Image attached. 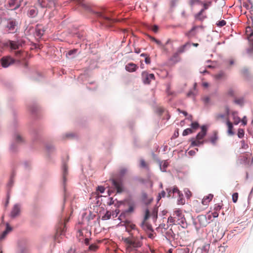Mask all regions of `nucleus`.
Listing matches in <instances>:
<instances>
[{
  "instance_id": "nucleus-1",
  "label": "nucleus",
  "mask_w": 253,
  "mask_h": 253,
  "mask_svg": "<svg viewBox=\"0 0 253 253\" xmlns=\"http://www.w3.org/2000/svg\"><path fill=\"white\" fill-rule=\"evenodd\" d=\"M143 239L142 235L139 237H135L133 233H130V236L127 238H123V240L126 245V249L131 251L132 250L140 248L142 245V240Z\"/></svg>"
},
{
  "instance_id": "nucleus-2",
  "label": "nucleus",
  "mask_w": 253,
  "mask_h": 253,
  "mask_svg": "<svg viewBox=\"0 0 253 253\" xmlns=\"http://www.w3.org/2000/svg\"><path fill=\"white\" fill-rule=\"evenodd\" d=\"M207 127L206 126H202L201 131L197 134L196 138L191 139L192 146H199L204 143L202 140L207 134Z\"/></svg>"
},
{
  "instance_id": "nucleus-3",
  "label": "nucleus",
  "mask_w": 253,
  "mask_h": 253,
  "mask_svg": "<svg viewBox=\"0 0 253 253\" xmlns=\"http://www.w3.org/2000/svg\"><path fill=\"white\" fill-rule=\"evenodd\" d=\"M91 234V233L90 231L87 229H83L78 230L77 237L79 238L80 241L84 242L86 245H88L89 239L87 237L90 236Z\"/></svg>"
},
{
  "instance_id": "nucleus-4",
  "label": "nucleus",
  "mask_w": 253,
  "mask_h": 253,
  "mask_svg": "<svg viewBox=\"0 0 253 253\" xmlns=\"http://www.w3.org/2000/svg\"><path fill=\"white\" fill-rule=\"evenodd\" d=\"M39 3L42 7L53 9L57 5L56 0H38Z\"/></svg>"
},
{
  "instance_id": "nucleus-5",
  "label": "nucleus",
  "mask_w": 253,
  "mask_h": 253,
  "mask_svg": "<svg viewBox=\"0 0 253 253\" xmlns=\"http://www.w3.org/2000/svg\"><path fill=\"white\" fill-rule=\"evenodd\" d=\"M173 215L174 216H176L177 224L181 225H183L186 222L185 218L181 209H175L173 211Z\"/></svg>"
},
{
  "instance_id": "nucleus-6",
  "label": "nucleus",
  "mask_w": 253,
  "mask_h": 253,
  "mask_svg": "<svg viewBox=\"0 0 253 253\" xmlns=\"http://www.w3.org/2000/svg\"><path fill=\"white\" fill-rule=\"evenodd\" d=\"M112 183L118 193H122L124 190L123 181L120 179L113 178Z\"/></svg>"
},
{
  "instance_id": "nucleus-7",
  "label": "nucleus",
  "mask_w": 253,
  "mask_h": 253,
  "mask_svg": "<svg viewBox=\"0 0 253 253\" xmlns=\"http://www.w3.org/2000/svg\"><path fill=\"white\" fill-rule=\"evenodd\" d=\"M142 78L145 84H149L152 80H155V76L153 74H149L146 72H142Z\"/></svg>"
},
{
  "instance_id": "nucleus-8",
  "label": "nucleus",
  "mask_w": 253,
  "mask_h": 253,
  "mask_svg": "<svg viewBox=\"0 0 253 253\" xmlns=\"http://www.w3.org/2000/svg\"><path fill=\"white\" fill-rule=\"evenodd\" d=\"M14 60L10 57H4L1 59V63L3 67L6 68L14 63Z\"/></svg>"
},
{
  "instance_id": "nucleus-9",
  "label": "nucleus",
  "mask_w": 253,
  "mask_h": 253,
  "mask_svg": "<svg viewBox=\"0 0 253 253\" xmlns=\"http://www.w3.org/2000/svg\"><path fill=\"white\" fill-rule=\"evenodd\" d=\"M20 206L18 204H15L11 210L10 216L11 218H14L20 215Z\"/></svg>"
},
{
  "instance_id": "nucleus-10",
  "label": "nucleus",
  "mask_w": 253,
  "mask_h": 253,
  "mask_svg": "<svg viewBox=\"0 0 253 253\" xmlns=\"http://www.w3.org/2000/svg\"><path fill=\"white\" fill-rule=\"evenodd\" d=\"M97 16L100 18L101 19H102L103 20L107 21L108 23L107 24L108 25H110L114 22H115V20L113 19L110 18L108 16L105 15L104 13H103L101 12H96Z\"/></svg>"
},
{
  "instance_id": "nucleus-11",
  "label": "nucleus",
  "mask_w": 253,
  "mask_h": 253,
  "mask_svg": "<svg viewBox=\"0 0 253 253\" xmlns=\"http://www.w3.org/2000/svg\"><path fill=\"white\" fill-rule=\"evenodd\" d=\"M45 32L44 27L42 25H37L35 29V35L38 38H41Z\"/></svg>"
},
{
  "instance_id": "nucleus-12",
  "label": "nucleus",
  "mask_w": 253,
  "mask_h": 253,
  "mask_svg": "<svg viewBox=\"0 0 253 253\" xmlns=\"http://www.w3.org/2000/svg\"><path fill=\"white\" fill-rule=\"evenodd\" d=\"M6 27L9 33H14L16 31L17 23L14 20H10L8 22Z\"/></svg>"
},
{
  "instance_id": "nucleus-13",
  "label": "nucleus",
  "mask_w": 253,
  "mask_h": 253,
  "mask_svg": "<svg viewBox=\"0 0 253 253\" xmlns=\"http://www.w3.org/2000/svg\"><path fill=\"white\" fill-rule=\"evenodd\" d=\"M9 46L11 49L16 50L22 46V42L21 41H9Z\"/></svg>"
},
{
  "instance_id": "nucleus-14",
  "label": "nucleus",
  "mask_w": 253,
  "mask_h": 253,
  "mask_svg": "<svg viewBox=\"0 0 253 253\" xmlns=\"http://www.w3.org/2000/svg\"><path fill=\"white\" fill-rule=\"evenodd\" d=\"M20 0H9V7L11 9H15L20 6Z\"/></svg>"
},
{
  "instance_id": "nucleus-15",
  "label": "nucleus",
  "mask_w": 253,
  "mask_h": 253,
  "mask_svg": "<svg viewBox=\"0 0 253 253\" xmlns=\"http://www.w3.org/2000/svg\"><path fill=\"white\" fill-rule=\"evenodd\" d=\"M197 219L200 226L202 227L206 226L209 223L205 215H199L198 216Z\"/></svg>"
},
{
  "instance_id": "nucleus-16",
  "label": "nucleus",
  "mask_w": 253,
  "mask_h": 253,
  "mask_svg": "<svg viewBox=\"0 0 253 253\" xmlns=\"http://www.w3.org/2000/svg\"><path fill=\"white\" fill-rule=\"evenodd\" d=\"M126 70L129 72H133L135 71L138 68V66L133 63H129L126 65Z\"/></svg>"
},
{
  "instance_id": "nucleus-17",
  "label": "nucleus",
  "mask_w": 253,
  "mask_h": 253,
  "mask_svg": "<svg viewBox=\"0 0 253 253\" xmlns=\"http://www.w3.org/2000/svg\"><path fill=\"white\" fill-rule=\"evenodd\" d=\"M226 125L227 126V133L229 135H233L235 133L233 131V124L228 119L226 120Z\"/></svg>"
},
{
  "instance_id": "nucleus-18",
  "label": "nucleus",
  "mask_w": 253,
  "mask_h": 253,
  "mask_svg": "<svg viewBox=\"0 0 253 253\" xmlns=\"http://www.w3.org/2000/svg\"><path fill=\"white\" fill-rule=\"evenodd\" d=\"M12 230V228L6 223V227L5 230L0 235V240H2L5 238L6 235Z\"/></svg>"
},
{
  "instance_id": "nucleus-19",
  "label": "nucleus",
  "mask_w": 253,
  "mask_h": 253,
  "mask_svg": "<svg viewBox=\"0 0 253 253\" xmlns=\"http://www.w3.org/2000/svg\"><path fill=\"white\" fill-rule=\"evenodd\" d=\"M141 227L146 232H148L149 231H153L152 226L146 222V221H143L141 224Z\"/></svg>"
},
{
  "instance_id": "nucleus-20",
  "label": "nucleus",
  "mask_w": 253,
  "mask_h": 253,
  "mask_svg": "<svg viewBox=\"0 0 253 253\" xmlns=\"http://www.w3.org/2000/svg\"><path fill=\"white\" fill-rule=\"evenodd\" d=\"M126 231L128 232L129 234L131 233V230H136L138 233H139V230L136 228V226L135 224L131 223L130 222H127L126 224Z\"/></svg>"
},
{
  "instance_id": "nucleus-21",
  "label": "nucleus",
  "mask_w": 253,
  "mask_h": 253,
  "mask_svg": "<svg viewBox=\"0 0 253 253\" xmlns=\"http://www.w3.org/2000/svg\"><path fill=\"white\" fill-rule=\"evenodd\" d=\"M190 46V43L189 42H186L184 44L179 46L176 51L177 54H179V55L184 52L186 50V49L187 47H189Z\"/></svg>"
},
{
  "instance_id": "nucleus-22",
  "label": "nucleus",
  "mask_w": 253,
  "mask_h": 253,
  "mask_svg": "<svg viewBox=\"0 0 253 253\" xmlns=\"http://www.w3.org/2000/svg\"><path fill=\"white\" fill-rule=\"evenodd\" d=\"M38 11L36 7H31L28 11V15L31 18L35 17L38 14Z\"/></svg>"
},
{
  "instance_id": "nucleus-23",
  "label": "nucleus",
  "mask_w": 253,
  "mask_h": 253,
  "mask_svg": "<svg viewBox=\"0 0 253 253\" xmlns=\"http://www.w3.org/2000/svg\"><path fill=\"white\" fill-rule=\"evenodd\" d=\"M213 195L209 194L204 197L202 200V204L204 206H208L209 203L211 201L213 198Z\"/></svg>"
},
{
  "instance_id": "nucleus-24",
  "label": "nucleus",
  "mask_w": 253,
  "mask_h": 253,
  "mask_svg": "<svg viewBox=\"0 0 253 253\" xmlns=\"http://www.w3.org/2000/svg\"><path fill=\"white\" fill-rule=\"evenodd\" d=\"M221 209V206L219 205H215L213 211L211 212L212 217L214 218L217 217L219 214V212Z\"/></svg>"
},
{
  "instance_id": "nucleus-25",
  "label": "nucleus",
  "mask_w": 253,
  "mask_h": 253,
  "mask_svg": "<svg viewBox=\"0 0 253 253\" xmlns=\"http://www.w3.org/2000/svg\"><path fill=\"white\" fill-rule=\"evenodd\" d=\"M217 139L218 132L217 131H213L212 132V135L210 137L209 140L213 145H215Z\"/></svg>"
},
{
  "instance_id": "nucleus-26",
  "label": "nucleus",
  "mask_w": 253,
  "mask_h": 253,
  "mask_svg": "<svg viewBox=\"0 0 253 253\" xmlns=\"http://www.w3.org/2000/svg\"><path fill=\"white\" fill-rule=\"evenodd\" d=\"M197 28L198 26H194L189 32L185 34V35L189 38H192L195 37L196 35L195 31Z\"/></svg>"
},
{
  "instance_id": "nucleus-27",
  "label": "nucleus",
  "mask_w": 253,
  "mask_h": 253,
  "mask_svg": "<svg viewBox=\"0 0 253 253\" xmlns=\"http://www.w3.org/2000/svg\"><path fill=\"white\" fill-rule=\"evenodd\" d=\"M88 245H89V246L88 248L87 251L89 252H90V253L95 252L99 249V246L97 245L96 243L91 244L90 245L89 244Z\"/></svg>"
},
{
  "instance_id": "nucleus-28",
  "label": "nucleus",
  "mask_w": 253,
  "mask_h": 253,
  "mask_svg": "<svg viewBox=\"0 0 253 253\" xmlns=\"http://www.w3.org/2000/svg\"><path fill=\"white\" fill-rule=\"evenodd\" d=\"M246 35L250 40L253 41V31L252 28L250 27L247 28Z\"/></svg>"
},
{
  "instance_id": "nucleus-29",
  "label": "nucleus",
  "mask_w": 253,
  "mask_h": 253,
  "mask_svg": "<svg viewBox=\"0 0 253 253\" xmlns=\"http://www.w3.org/2000/svg\"><path fill=\"white\" fill-rule=\"evenodd\" d=\"M75 1L78 5L82 7L85 9H87L88 8V6L84 2V0H73Z\"/></svg>"
},
{
  "instance_id": "nucleus-30",
  "label": "nucleus",
  "mask_w": 253,
  "mask_h": 253,
  "mask_svg": "<svg viewBox=\"0 0 253 253\" xmlns=\"http://www.w3.org/2000/svg\"><path fill=\"white\" fill-rule=\"evenodd\" d=\"M232 116H233V120L234 124L235 125H238L241 122V119L237 116V112H233Z\"/></svg>"
},
{
  "instance_id": "nucleus-31",
  "label": "nucleus",
  "mask_w": 253,
  "mask_h": 253,
  "mask_svg": "<svg viewBox=\"0 0 253 253\" xmlns=\"http://www.w3.org/2000/svg\"><path fill=\"white\" fill-rule=\"evenodd\" d=\"M67 170L68 167L66 164H64L62 167V170H63V178L64 182L66 181V176L67 175Z\"/></svg>"
},
{
  "instance_id": "nucleus-32",
  "label": "nucleus",
  "mask_w": 253,
  "mask_h": 253,
  "mask_svg": "<svg viewBox=\"0 0 253 253\" xmlns=\"http://www.w3.org/2000/svg\"><path fill=\"white\" fill-rule=\"evenodd\" d=\"M168 222L171 225L172 224H177L176 219V216H170L168 219Z\"/></svg>"
},
{
  "instance_id": "nucleus-33",
  "label": "nucleus",
  "mask_w": 253,
  "mask_h": 253,
  "mask_svg": "<svg viewBox=\"0 0 253 253\" xmlns=\"http://www.w3.org/2000/svg\"><path fill=\"white\" fill-rule=\"evenodd\" d=\"M179 54H177V51L174 53V54L172 56V57L170 58V60L172 61H174V62H177L180 60V58L179 57Z\"/></svg>"
},
{
  "instance_id": "nucleus-34",
  "label": "nucleus",
  "mask_w": 253,
  "mask_h": 253,
  "mask_svg": "<svg viewBox=\"0 0 253 253\" xmlns=\"http://www.w3.org/2000/svg\"><path fill=\"white\" fill-rule=\"evenodd\" d=\"M204 12V9H201L200 11L195 15V17L196 19L202 20L205 18L202 16L203 13Z\"/></svg>"
},
{
  "instance_id": "nucleus-35",
  "label": "nucleus",
  "mask_w": 253,
  "mask_h": 253,
  "mask_svg": "<svg viewBox=\"0 0 253 253\" xmlns=\"http://www.w3.org/2000/svg\"><path fill=\"white\" fill-rule=\"evenodd\" d=\"M225 115L222 114H216L214 116V119L216 121H220L224 120Z\"/></svg>"
},
{
  "instance_id": "nucleus-36",
  "label": "nucleus",
  "mask_w": 253,
  "mask_h": 253,
  "mask_svg": "<svg viewBox=\"0 0 253 253\" xmlns=\"http://www.w3.org/2000/svg\"><path fill=\"white\" fill-rule=\"evenodd\" d=\"M112 213L110 211H107L106 213L102 216V219L103 220H107L111 218Z\"/></svg>"
},
{
  "instance_id": "nucleus-37",
  "label": "nucleus",
  "mask_w": 253,
  "mask_h": 253,
  "mask_svg": "<svg viewBox=\"0 0 253 253\" xmlns=\"http://www.w3.org/2000/svg\"><path fill=\"white\" fill-rule=\"evenodd\" d=\"M245 131L243 128H239L238 130V136L240 138H242L244 136Z\"/></svg>"
},
{
  "instance_id": "nucleus-38",
  "label": "nucleus",
  "mask_w": 253,
  "mask_h": 253,
  "mask_svg": "<svg viewBox=\"0 0 253 253\" xmlns=\"http://www.w3.org/2000/svg\"><path fill=\"white\" fill-rule=\"evenodd\" d=\"M193 132V131L192 128H188L186 129H185L182 133V135L183 136L187 135L189 134L192 133Z\"/></svg>"
},
{
  "instance_id": "nucleus-39",
  "label": "nucleus",
  "mask_w": 253,
  "mask_h": 253,
  "mask_svg": "<svg viewBox=\"0 0 253 253\" xmlns=\"http://www.w3.org/2000/svg\"><path fill=\"white\" fill-rule=\"evenodd\" d=\"M155 42L160 46L162 49L166 50V45L162 44L160 41L157 40Z\"/></svg>"
},
{
  "instance_id": "nucleus-40",
  "label": "nucleus",
  "mask_w": 253,
  "mask_h": 253,
  "mask_svg": "<svg viewBox=\"0 0 253 253\" xmlns=\"http://www.w3.org/2000/svg\"><path fill=\"white\" fill-rule=\"evenodd\" d=\"M140 167L141 168H145V169H148V164L143 159L140 160Z\"/></svg>"
},
{
  "instance_id": "nucleus-41",
  "label": "nucleus",
  "mask_w": 253,
  "mask_h": 253,
  "mask_svg": "<svg viewBox=\"0 0 253 253\" xmlns=\"http://www.w3.org/2000/svg\"><path fill=\"white\" fill-rule=\"evenodd\" d=\"M202 4V3L199 0H190V5L191 6H193L195 4Z\"/></svg>"
},
{
  "instance_id": "nucleus-42",
  "label": "nucleus",
  "mask_w": 253,
  "mask_h": 253,
  "mask_svg": "<svg viewBox=\"0 0 253 253\" xmlns=\"http://www.w3.org/2000/svg\"><path fill=\"white\" fill-rule=\"evenodd\" d=\"M141 56H146L145 59V62L146 64H149L151 62L150 58L149 56H147L146 54L144 53H142L141 54Z\"/></svg>"
},
{
  "instance_id": "nucleus-43",
  "label": "nucleus",
  "mask_w": 253,
  "mask_h": 253,
  "mask_svg": "<svg viewBox=\"0 0 253 253\" xmlns=\"http://www.w3.org/2000/svg\"><path fill=\"white\" fill-rule=\"evenodd\" d=\"M127 172V169L125 168H121L120 170V174L121 176H123L125 175Z\"/></svg>"
},
{
  "instance_id": "nucleus-44",
  "label": "nucleus",
  "mask_w": 253,
  "mask_h": 253,
  "mask_svg": "<svg viewBox=\"0 0 253 253\" xmlns=\"http://www.w3.org/2000/svg\"><path fill=\"white\" fill-rule=\"evenodd\" d=\"M238 199V193H234L232 195V201L234 203H236Z\"/></svg>"
},
{
  "instance_id": "nucleus-45",
  "label": "nucleus",
  "mask_w": 253,
  "mask_h": 253,
  "mask_svg": "<svg viewBox=\"0 0 253 253\" xmlns=\"http://www.w3.org/2000/svg\"><path fill=\"white\" fill-rule=\"evenodd\" d=\"M134 206L133 205H130L129 206L128 209L126 210V212L127 213H131L134 211Z\"/></svg>"
},
{
  "instance_id": "nucleus-46",
  "label": "nucleus",
  "mask_w": 253,
  "mask_h": 253,
  "mask_svg": "<svg viewBox=\"0 0 253 253\" xmlns=\"http://www.w3.org/2000/svg\"><path fill=\"white\" fill-rule=\"evenodd\" d=\"M226 24V21L225 20H222L218 21L216 23V25H217V26L221 27H222V26L225 25Z\"/></svg>"
},
{
  "instance_id": "nucleus-47",
  "label": "nucleus",
  "mask_w": 253,
  "mask_h": 253,
  "mask_svg": "<svg viewBox=\"0 0 253 253\" xmlns=\"http://www.w3.org/2000/svg\"><path fill=\"white\" fill-rule=\"evenodd\" d=\"M149 216H150V212L148 210H146L145 211V216L144 217L143 221H146L149 218Z\"/></svg>"
},
{
  "instance_id": "nucleus-48",
  "label": "nucleus",
  "mask_w": 253,
  "mask_h": 253,
  "mask_svg": "<svg viewBox=\"0 0 253 253\" xmlns=\"http://www.w3.org/2000/svg\"><path fill=\"white\" fill-rule=\"evenodd\" d=\"M191 126L193 129H196L199 127V125L197 122H194L191 124Z\"/></svg>"
},
{
  "instance_id": "nucleus-49",
  "label": "nucleus",
  "mask_w": 253,
  "mask_h": 253,
  "mask_svg": "<svg viewBox=\"0 0 253 253\" xmlns=\"http://www.w3.org/2000/svg\"><path fill=\"white\" fill-rule=\"evenodd\" d=\"M97 190L99 191L100 193H103L105 191V188L102 186H98L97 188Z\"/></svg>"
},
{
  "instance_id": "nucleus-50",
  "label": "nucleus",
  "mask_w": 253,
  "mask_h": 253,
  "mask_svg": "<svg viewBox=\"0 0 253 253\" xmlns=\"http://www.w3.org/2000/svg\"><path fill=\"white\" fill-rule=\"evenodd\" d=\"M158 26L157 25H153L151 26V30L155 33L158 32Z\"/></svg>"
},
{
  "instance_id": "nucleus-51",
  "label": "nucleus",
  "mask_w": 253,
  "mask_h": 253,
  "mask_svg": "<svg viewBox=\"0 0 253 253\" xmlns=\"http://www.w3.org/2000/svg\"><path fill=\"white\" fill-rule=\"evenodd\" d=\"M172 193H177L178 195H180V191L177 187H174L172 189Z\"/></svg>"
},
{
  "instance_id": "nucleus-52",
  "label": "nucleus",
  "mask_w": 253,
  "mask_h": 253,
  "mask_svg": "<svg viewBox=\"0 0 253 253\" xmlns=\"http://www.w3.org/2000/svg\"><path fill=\"white\" fill-rule=\"evenodd\" d=\"M235 102L236 104L242 105L243 103V100L242 99H238L235 100Z\"/></svg>"
},
{
  "instance_id": "nucleus-53",
  "label": "nucleus",
  "mask_w": 253,
  "mask_h": 253,
  "mask_svg": "<svg viewBox=\"0 0 253 253\" xmlns=\"http://www.w3.org/2000/svg\"><path fill=\"white\" fill-rule=\"evenodd\" d=\"M241 122H242V124L245 126L247 124V117L246 116H244L243 118L241 120Z\"/></svg>"
},
{
  "instance_id": "nucleus-54",
  "label": "nucleus",
  "mask_w": 253,
  "mask_h": 253,
  "mask_svg": "<svg viewBox=\"0 0 253 253\" xmlns=\"http://www.w3.org/2000/svg\"><path fill=\"white\" fill-rule=\"evenodd\" d=\"M168 167V163L167 162H165L163 165V168L161 167V169L162 171H166V169Z\"/></svg>"
},
{
  "instance_id": "nucleus-55",
  "label": "nucleus",
  "mask_w": 253,
  "mask_h": 253,
  "mask_svg": "<svg viewBox=\"0 0 253 253\" xmlns=\"http://www.w3.org/2000/svg\"><path fill=\"white\" fill-rule=\"evenodd\" d=\"M16 141L17 142H20L22 141V138L21 136L19 134H17L16 137Z\"/></svg>"
},
{
  "instance_id": "nucleus-56",
  "label": "nucleus",
  "mask_w": 253,
  "mask_h": 253,
  "mask_svg": "<svg viewBox=\"0 0 253 253\" xmlns=\"http://www.w3.org/2000/svg\"><path fill=\"white\" fill-rule=\"evenodd\" d=\"M77 49L71 50L68 51L67 54L69 55H71L72 54H75L77 52Z\"/></svg>"
},
{
  "instance_id": "nucleus-57",
  "label": "nucleus",
  "mask_w": 253,
  "mask_h": 253,
  "mask_svg": "<svg viewBox=\"0 0 253 253\" xmlns=\"http://www.w3.org/2000/svg\"><path fill=\"white\" fill-rule=\"evenodd\" d=\"M167 191L168 192V197L172 196L171 194L172 193V190L170 189H167ZM172 197H173V195H172Z\"/></svg>"
},
{
  "instance_id": "nucleus-58",
  "label": "nucleus",
  "mask_w": 253,
  "mask_h": 253,
  "mask_svg": "<svg viewBox=\"0 0 253 253\" xmlns=\"http://www.w3.org/2000/svg\"><path fill=\"white\" fill-rule=\"evenodd\" d=\"M224 76V74L222 73H219L218 74H217L215 77L216 78V79H221V78H222Z\"/></svg>"
},
{
  "instance_id": "nucleus-59",
  "label": "nucleus",
  "mask_w": 253,
  "mask_h": 253,
  "mask_svg": "<svg viewBox=\"0 0 253 253\" xmlns=\"http://www.w3.org/2000/svg\"><path fill=\"white\" fill-rule=\"evenodd\" d=\"M21 53L22 51L21 50H18L15 52V54L17 57H20Z\"/></svg>"
},
{
  "instance_id": "nucleus-60",
  "label": "nucleus",
  "mask_w": 253,
  "mask_h": 253,
  "mask_svg": "<svg viewBox=\"0 0 253 253\" xmlns=\"http://www.w3.org/2000/svg\"><path fill=\"white\" fill-rule=\"evenodd\" d=\"M194 96V93L192 91L190 90L189 91L187 94V97H191V96Z\"/></svg>"
},
{
  "instance_id": "nucleus-61",
  "label": "nucleus",
  "mask_w": 253,
  "mask_h": 253,
  "mask_svg": "<svg viewBox=\"0 0 253 253\" xmlns=\"http://www.w3.org/2000/svg\"><path fill=\"white\" fill-rule=\"evenodd\" d=\"M186 195L187 197L189 198L191 196L192 193L189 190H187V192H186Z\"/></svg>"
},
{
  "instance_id": "nucleus-62",
  "label": "nucleus",
  "mask_w": 253,
  "mask_h": 253,
  "mask_svg": "<svg viewBox=\"0 0 253 253\" xmlns=\"http://www.w3.org/2000/svg\"><path fill=\"white\" fill-rule=\"evenodd\" d=\"M204 100L206 103H208L210 101V98L209 97H206L204 98Z\"/></svg>"
},
{
  "instance_id": "nucleus-63",
  "label": "nucleus",
  "mask_w": 253,
  "mask_h": 253,
  "mask_svg": "<svg viewBox=\"0 0 253 253\" xmlns=\"http://www.w3.org/2000/svg\"><path fill=\"white\" fill-rule=\"evenodd\" d=\"M148 237L150 238L153 239L154 237V234L152 233H149L148 234Z\"/></svg>"
},
{
  "instance_id": "nucleus-64",
  "label": "nucleus",
  "mask_w": 253,
  "mask_h": 253,
  "mask_svg": "<svg viewBox=\"0 0 253 253\" xmlns=\"http://www.w3.org/2000/svg\"><path fill=\"white\" fill-rule=\"evenodd\" d=\"M203 85L205 87H208L209 86V84L208 83L205 82L203 84Z\"/></svg>"
}]
</instances>
